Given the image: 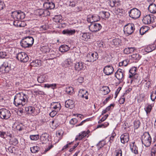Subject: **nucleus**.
I'll return each mask as SVG.
<instances>
[{"label": "nucleus", "instance_id": "f257e3e1", "mask_svg": "<svg viewBox=\"0 0 156 156\" xmlns=\"http://www.w3.org/2000/svg\"><path fill=\"white\" fill-rule=\"evenodd\" d=\"M28 98V95L23 92L18 93L15 96L14 103L16 106H24L27 103Z\"/></svg>", "mask_w": 156, "mask_h": 156}, {"label": "nucleus", "instance_id": "f03ea898", "mask_svg": "<svg viewBox=\"0 0 156 156\" xmlns=\"http://www.w3.org/2000/svg\"><path fill=\"white\" fill-rule=\"evenodd\" d=\"M141 139L142 144L145 146L148 147L151 145V138L148 132L144 133L142 136Z\"/></svg>", "mask_w": 156, "mask_h": 156}, {"label": "nucleus", "instance_id": "7ed1b4c3", "mask_svg": "<svg viewBox=\"0 0 156 156\" xmlns=\"http://www.w3.org/2000/svg\"><path fill=\"white\" fill-rule=\"evenodd\" d=\"M34 42L33 37L28 36L23 39L21 41V44L22 47L26 48L32 46Z\"/></svg>", "mask_w": 156, "mask_h": 156}, {"label": "nucleus", "instance_id": "20e7f679", "mask_svg": "<svg viewBox=\"0 0 156 156\" xmlns=\"http://www.w3.org/2000/svg\"><path fill=\"white\" fill-rule=\"evenodd\" d=\"M135 30V26L133 24L129 23L126 25L124 28V32L127 36L132 34Z\"/></svg>", "mask_w": 156, "mask_h": 156}, {"label": "nucleus", "instance_id": "39448f33", "mask_svg": "<svg viewBox=\"0 0 156 156\" xmlns=\"http://www.w3.org/2000/svg\"><path fill=\"white\" fill-rule=\"evenodd\" d=\"M98 58V53L96 52H90L87 55V61L88 62H93L97 60Z\"/></svg>", "mask_w": 156, "mask_h": 156}, {"label": "nucleus", "instance_id": "423d86ee", "mask_svg": "<svg viewBox=\"0 0 156 156\" xmlns=\"http://www.w3.org/2000/svg\"><path fill=\"white\" fill-rule=\"evenodd\" d=\"M130 17L133 19H136L139 18L141 15L140 11L136 8L131 9L129 12Z\"/></svg>", "mask_w": 156, "mask_h": 156}, {"label": "nucleus", "instance_id": "0eeeda50", "mask_svg": "<svg viewBox=\"0 0 156 156\" xmlns=\"http://www.w3.org/2000/svg\"><path fill=\"white\" fill-rule=\"evenodd\" d=\"M12 16L14 20H20L25 18V14L20 11H16L12 12Z\"/></svg>", "mask_w": 156, "mask_h": 156}, {"label": "nucleus", "instance_id": "6e6552de", "mask_svg": "<svg viewBox=\"0 0 156 156\" xmlns=\"http://www.w3.org/2000/svg\"><path fill=\"white\" fill-rule=\"evenodd\" d=\"M10 116L11 113L9 110L4 108L0 109V116L2 119H8Z\"/></svg>", "mask_w": 156, "mask_h": 156}, {"label": "nucleus", "instance_id": "1a4fd4ad", "mask_svg": "<svg viewBox=\"0 0 156 156\" xmlns=\"http://www.w3.org/2000/svg\"><path fill=\"white\" fill-rule=\"evenodd\" d=\"M16 58L18 60L23 62H27L29 60L28 55L24 52L18 53L17 55Z\"/></svg>", "mask_w": 156, "mask_h": 156}, {"label": "nucleus", "instance_id": "9d476101", "mask_svg": "<svg viewBox=\"0 0 156 156\" xmlns=\"http://www.w3.org/2000/svg\"><path fill=\"white\" fill-rule=\"evenodd\" d=\"M101 27L100 24L95 23H92L89 26V30L93 32H96L99 31Z\"/></svg>", "mask_w": 156, "mask_h": 156}, {"label": "nucleus", "instance_id": "9b49d317", "mask_svg": "<svg viewBox=\"0 0 156 156\" xmlns=\"http://www.w3.org/2000/svg\"><path fill=\"white\" fill-rule=\"evenodd\" d=\"M125 76V71L122 69H119L115 73V76L120 82H122Z\"/></svg>", "mask_w": 156, "mask_h": 156}, {"label": "nucleus", "instance_id": "f8f14e48", "mask_svg": "<svg viewBox=\"0 0 156 156\" xmlns=\"http://www.w3.org/2000/svg\"><path fill=\"white\" fill-rule=\"evenodd\" d=\"M154 16L152 15H147L144 16L142 21L145 24H148L153 23L154 21Z\"/></svg>", "mask_w": 156, "mask_h": 156}, {"label": "nucleus", "instance_id": "ddd939ff", "mask_svg": "<svg viewBox=\"0 0 156 156\" xmlns=\"http://www.w3.org/2000/svg\"><path fill=\"white\" fill-rule=\"evenodd\" d=\"M34 13L36 15L42 16H50V12L48 10L43 9L36 10L34 11Z\"/></svg>", "mask_w": 156, "mask_h": 156}, {"label": "nucleus", "instance_id": "4468645a", "mask_svg": "<svg viewBox=\"0 0 156 156\" xmlns=\"http://www.w3.org/2000/svg\"><path fill=\"white\" fill-rule=\"evenodd\" d=\"M10 66L7 61L4 62L0 66V72L3 73H8L10 69Z\"/></svg>", "mask_w": 156, "mask_h": 156}, {"label": "nucleus", "instance_id": "2eb2a0df", "mask_svg": "<svg viewBox=\"0 0 156 156\" xmlns=\"http://www.w3.org/2000/svg\"><path fill=\"white\" fill-rule=\"evenodd\" d=\"M45 2L43 4V6L45 10L51 9L55 7V4L51 2V0H44Z\"/></svg>", "mask_w": 156, "mask_h": 156}, {"label": "nucleus", "instance_id": "dca6fc26", "mask_svg": "<svg viewBox=\"0 0 156 156\" xmlns=\"http://www.w3.org/2000/svg\"><path fill=\"white\" fill-rule=\"evenodd\" d=\"M122 44V40L118 38H116L113 39L111 42V44L113 48H119Z\"/></svg>", "mask_w": 156, "mask_h": 156}, {"label": "nucleus", "instance_id": "f3484780", "mask_svg": "<svg viewBox=\"0 0 156 156\" xmlns=\"http://www.w3.org/2000/svg\"><path fill=\"white\" fill-rule=\"evenodd\" d=\"M64 131L62 129H60L56 132V136L55 138L54 141L55 143H58L63 137Z\"/></svg>", "mask_w": 156, "mask_h": 156}, {"label": "nucleus", "instance_id": "a211bd4d", "mask_svg": "<svg viewBox=\"0 0 156 156\" xmlns=\"http://www.w3.org/2000/svg\"><path fill=\"white\" fill-rule=\"evenodd\" d=\"M85 64L82 62H76L75 64L74 68L76 71L79 72L85 69Z\"/></svg>", "mask_w": 156, "mask_h": 156}, {"label": "nucleus", "instance_id": "6ab92c4d", "mask_svg": "<svg viewBox=\"0 0 156 156\" xmlns=\"http://www.w3.org/2000/svg\"><path fill=\"white\" fill-rule=\"evenodd\" d=\"M25 110L27 114L32 115L33 116L36 115L39 113L38 112L36 111L34 107L32 106L25 107Z\"/></svg>", "mask_w": 156, "mask_h": 156}, {"label": "nucleus", "instance_id": "aec40b11", "mask_svg": "<svg viewBox=\"0 0 156 156\" xmlns=\"http://www.w3.org/2000/svg\"><path fill=\"white\" fill-rule=\"evenodd\" d=\"M104 73L107 75H109L112 74L114 71L113 67L111 65L105 66L103 70Z\"/></svg>", "mask_w": 156, "mask_h": 156}, {"label": "nucleus", "instance_id": "412c9836", "mask_svg": "<svg viewBox=\"0 0 156 156\" xmlns=\"http://www.w3.org/2000/svg\"><path fill=\"white\" fill-rule=\"evenodd\" d=\"M73 64V61L70 58L66 59L62 64V66L65 68H69L71 67Z\"/></svg>", "mask_w": 156, "mask_h": 156}, {"label": "nucleus", "instance_id": "4be33fe9", "mask_svg": "<svg viewBox=\"0 0 156 156\" xmlns=\"http://www.w3.org/2000/svg\"><path fill=\"white\" fill-rule=\"evenodd\" d=\"M88 91L85 89H80L79 91V95L81 98L86 100L88 99Z\"/></svg>", "mask_w": 156, "mask_h": 156}, {"label": "nucleus", "instance_id": "5701e85b", "mask_svg": "<svg viewBox=\"0 0 156 156\" xmlns=\"http://www.w3.org/2000/svg\"><path fill=\"white\" fill-rule=\"evenodd\" d=\"M121 142L123 144L127 143L129 140V136L128 133H125L120 136Z\"/></svg>", "mask_w": 156, "mask_h": 156}, {"label": "nucleus", "instance_id": "b1692460", "mask_svg": "<svg viewBox=\"0 0 156 156\" xmlns=\"http://www.w3.org/2000/svg\"><path fill=\"white\" fill-rule=\"evenodd\" d=\"M60 122L58 118L55 119L50 123V125L51 128L55 129L60 124Z\"/></svg>", "mask_w": 156, "mask_h": 156}, {"label": "nucleus", "instance_id": "393cba45", "mask_svg": "<svg viewBox=\"0 0 156 156\" xmlns=\"http://www.w3.org/2000/svg\"><path fill=\"white\" fill-rule=\"evenodd\" d=\"M75 102L74 101L69 99L66 101L65 103V106L66 108L70 109L73 108L75 107Z\"/></svg>", "mask_w": 156, "mask_h": 156}, {"label": "nucleus", "instance_id": "a878e982", "mask_svg": "<svg viewBox=\"0 0 156 156\" xmlns=\"http://www.w3.org/2000/svg\"><path fill=\"white\" fill-rule=\"evenodd\" d=\"M51 108L54 110L58 112L61 109V105L58 102H53L51 104Z\"/></svg>", "mask_w": 156, "mask_h": 156}, {"label": "nucleus", "instance_id": "bb28decb", "mask_svg": "<svg viewBox=\"0 0 156 156\" xmlns=\"http://www.w3.org/2000/svg\"><path fill=\"white\" fill-rule=\"evenodd\" d=\"M76 33V30L75 29L71 30L67 29L64 30L62 31V34L67 35L70 36L74 35Z\"/></svg>", "mask_w": 156, "mask_h": 156}, {"label": "nucleus", "instance_id": "cd10ccee", "mask_svg": "<svg viewBox=\"0 0 156 156\" xmlns=\"http://www.w3.org/2000/svg\"><path fill=\"white\" fill-rule=\"evenodd\" d=\"M156 48V44L155 42L153 44H150L146 47L145 48V51L148 53L154 50Z\"/></svg>", "mask_w": 156, "mask_h": 156}, {"label": "nucleus", "instance_id": "c85d7f7f", "mask_svg": "<svg viewBox=\"0 0 156 156\" xmlns=\"http://www.w3.org/2000/svg\"><path fill=\"white\" fill-rule=\"evenodd\" d=\"M48 135L46 133L42 134L40 137V140L43 144H45L48 141Z\"/></svg>", "mask_w": 156, "mask_h": 156}, {"label": "nucleus", "instance_id": "c756f323", "mask_svg": "<svg viewBox=\"0 0 156 156\" xmlns=\"http://www.w3.org/2000/svg\"><path fill=\"white\" fill-rule=\"evenodd\" d=\"M130 148L132 151L135 154L138 153V148L135 144V142L131 143L130 145Z\"/></svg>", "mask_w": 156, "mask_h": 156}, {"label": "nucleus", "instance_id": "7c9ffc66", "mask_svg": "<svg viewBox=\"0 0 156 156\" xmlns=\"http://www.w3.org/2000/svg\"><path fill=\"white\" fill-rule=\"evenodd\" d=\"M99 15L101 18L105 19L109 17L110 14L108 12L101 11L100 12Z\"/></svg>", "mask_w": 156, "mask_h": 156}, {"label": "nucleus", "instance_id": "2f4dec72", "mask_svg": "<svg viewBox=\"0 0 156 156\" xmlns=\"http://www.w3.org/2000/svg\"><path fill=\"white\" fill-rule=\"evenodd\" d=\"M42 62L41 60L33 61L30 63V65L34 67H39L41 65Z\"/></svg>", "mask_w": 156, "mask_h": 156}, {"label": "nucleus", "instance_id": "473e14b6", "mask_svg": "<svg viewBox=\"0 0 156 156\" xmlns=\"http://www.w3.org/2000/svg\"><path fill=\"white\" fill-rule=\"evenodd\" d=\"M90 34L89 33H83L80 34V38L84 41H87L90 38Z\"/></svg>", "mask_w": 156, "mask_h": 156}, {"label": "nucleus", "instance_id": "72a5a7b5", "mask_svg": "<svg viewBox=\"0 0 156 156\" xmlns=\"http://www.w3.org/2000/svg\"><path fill=\"white\" fill-rule=\"evenodd\" d=\"M131 59L133 62H137L141 58V56L138 53H135L131 55Z\"/></svg>", "mask_w": 156, "mask_h": 156}, {"label": "nucleus", "instance_id": "f704fd0d", "mask_svg": "<svg viewBox=\"0 0 156 156\" xmlns=\"http://www.w3.org/2000/svg\"><path fill=\"white\" fill-rule=\"evenodd\" d=\"M135 50L134 47H128L125 48L123 51L125 54L128 55L133 53Z\"/></svg>", "mask_w": 156, "mask_h": 156}, {"label": "nucleus", "instance_id": "c9c22d12", "mask_svg": "<svg viewBox=\"0 0 156 156\" xmlns=\"http://www.w3.org/2000/svg\"><path fill=\"white\" fill-rule=\"evenodd\" d=\"M148 9L151 13L153 14L156 13V5L155 4H151L148 7Z\"/></svg>", "mask_w": 156, "mask_h": 156}, {"label": "nucleus", "instance_id": "e433bc0d", "mask_svg": "<svg viewBox=\"0 0 156 156\" xmlns=\"http://www.w3.org/2000/svg\"><path fill=\"white\" fill-rule=\"evenodd\" d=\"M69 49V47L66 44L61 45L59 48V50L61 52H65L68 51Z\"/></svg>", "mask_w": 156, "mask_h": 156}, {"label": "nucleus", "instance_id": "4c0bfd02", "mask_svg": "<svg viewBox=\"0 0 156 156\" xmlns=\"http://www.w3.org/2000/svg\"><path fill=\"white\" fill-rule=\"evenodd\" d=\"M153 105H152L147 104L146 105L144 108V110L146 111L147 114L148 115L149 114L152 108Z\"/></svg>", "mask_w": 156, "mask_h": 156}, {"label": "nucleus", "instance_id": "58836bf2", "mask_svg": "<svg viewBox=\"0 0 156 156\" xmlns=\"http://www.w3.org/2000/svg\"><path fill=\"white\" fill-rule=\"evenodd\" d=\"M53 20V21L57 23H60L62 21V17L60 15L55 16Z\"/></svg>", "mask_w": 156, "mask_h": 156}, {"label": "nucleus", "instance_id": "ea45409f", "mask_svg": "<svg viewBox=\"0 0 156 156\" xmlns=\"http://www.w3.org/2000/svg\"><path fill=\"white\" fill-rule=\"evenodd\" d=\"M138 75L136 73L131 76H129V78L130 80V82L132 83L133 81H135L136 80H137L138 77Z\"/></svg>", "mask_w": 156, "mask_h": 156}, {"label": "nucleus", "instance_id": "a19ab883", "mask_svg": "<svg viewBox=\"0 0 156 156\" xmlns=\"http://www.w3.org/2000/svg\"><path fill=\"white\" fill-rule=\"evenodd\" d=\"M66 91L67 94L70 95H72L74 94V89L72 87H67L66 88Z\"/></svg>", "mask_w": 156, "mask_h": 156}, {"label": "nucleus", "instance_id": "79ce46f5", "mask_svg": "<svg viewBox=\"0 0 156 156\" xmlns=\"http://www.w3.org/2000/svg\"><path fill=\"white\" fill-rule=\"evenodd\" d=\"M102 91L103 94L105 95L108 94L110 91V90L108 87L104 86L102 89Z\"/></svg>", "mask_w": 156, "mask_h": 156}, {"label": "nucleus", "instance_id": "37998d69", "mask_svg": "<svg viewBox=\"0 0 156 156\" xmlns=\"http://www.w3.org/2000/svg\"><path fill=\"white\" fill-rule=\"evenodd\" d=\"M45 78V76L41 75L37 78V80L39 83H42L46 81Z\"/></svg>", "mask_w": 156, "mask_h": 156}, {"label": "nucleus", "instance_id": "c03bdc74", "mask_svg": "<svg viewBox=\"0 0 156 156\" xmlns=\"http://www.w3.org/2000/svg\"><path fill=\"white\" fill-rule=\"evenodd\" d=\"M73 142H69L68 141L67 142V144L64 146L62 147L61 151H65L67 150L69 147H70V145L73 144Z\"/></svg>", "mask_w": 156, "mask_h": 156}, {"label": "nucleus", "instance_id": "a18cd8bd", "mask_svg": "<svg viewBox=\"0 0 156 156\" xmlns=\"http://www.w3.org/2000/svg\"><path fill=\"white\" fill-rule=\"evenodd\" d=\"M148 28L146 27H142L140 30V33L141 35H144L148 30Z\"/></svg>", "mask_w": 156, "mask_h": 156}, {"label": "nucleus", "instance_id": "49530a36", "mask_svg": "<svg viewBox=\"0 0 156 156\" xmlns=\"http://www.w3.org/2000/svg\"><path fill=\"white\" fill-rule=\"evenodd\" d=\"M109 123L108 122H106L103 123L101 124L98 125L97 126V128H105L108 126Z\"/></svg>", "mask_w": 156, "mask_h": 156}, {"label": "nucleus", "instance_id": "de8ad7c7", "mask_svg": "<svg viewBox=\"0 0 156 156\" xmlns=\"http://www.w3.org/2000/svg\"><path fill=\"white\" fill-rule=\"evenodd\" d=\"M39 147L37 146H33L30 148V151L32 153H35L37 152L39 150Z\"/></svg>", "mask_w": 156, "mask_h": 156}, {"label": "nucleus", "instance_id": "09e8293b", "mask_svg": "<svg viewBox=\"0 0 156 156\" xmlns=\"http://www.w3.org/2000/svg\"><path fill=\"white\" fill-rule=\"evenodd\" d=\"M126 95L127 94L125 93L124 94L123 96L121 97L119 101V103L120 104H123L124 103L125 101V97Z\"/></svg>", "mask_w": 156, "mask_h": 156}, {"label": "nucleus", "instance_id": "8fccbe9b", "mask_svg": "<svg viewBox=\"0 0 156 156\" xmlns=\"http://www.w3.org/2000/svg\"><path fill=\"white\" fill-rule=\"evenodd\" d=\"M105 144V142L104 140H103L100 141L97 145V146L98 147V150H99Z\"/></svg>", "mask_w": 156, "mask_h": 156}, {"label": "nucleus", "instance_id": "3c124183", "mask_svg": "<svg viewBox=\"0 0 156 156\" xmlns=\"http://www.w3.org/2000/svg\"><path fill=\"white\" fill-rule=\"evenodd\" d=\"M136 68L135 67H132L130 69L129 72V76H131L134 74L136 73Z\"/></svg>", "mask_w": 156, "mask_h": 156}, {"label": "nucleus", "instance_id": "603ef678", "mask_svg": "<svg viewBox=\"0 0 156 156\" xmlns=\"http://www.w3.org/2000/svg\"><path fill=\"white\" fill-rule=\"evenodd\" d=\"M39 135L38 134L30 135V139L33 140H37L39 138Z\"/></svg>", "mask_w": 156, "mask_h": 156}, {"label": "nucleus", "instance_id": "864d4df0", "mask_svg": "<svg viewBox=\"0 0 156 156\" xmlns=\"http://www.w3.org/2000/svg\"><path fill=\"white\" fill-rule=\"evenodd\" d=\"M115 156H122V151L120 148L117 149L115 151Z\"/></svg>", "mask_w": 156, "mask_h": 156}, {"label": "nucleus", "instance_id": "5fc2aeb1", "mask_svg": "<svg viewBox=\"0 0 156 156\" xmlns=\"http://www.w3.org/2000/svg\"><path fill=\"white\" fill-rule=\"evenodd\" d=\"M116 136V134L114 131H113L109 138V141L110 143L112 142L114 140L115 137Z\"/></svg>", "mask_w": 156, "mask_h": 156}, {"label": "nucleus", "instance_id": "6e6d98bb", "mask_svg": "<svg viewBox=\"0 0 156 156\" xmlns=\"http://www.w3.org/2000/svg\"><path fill=\"white\" fill-rule=\"evenodd\" d=\"M92 16L94 22L98 21L100 19V15L98 16L96 14H94L92 15Z\"/></svg>", "mask_w": 156, "mask_h": 156}, {"label": "nucleus", "instance_id": "4d7b16f0", "mask_svg": "<svg viewBox=\"0 0 156 156\" xmlns=\"http://www.w3.org/2000/svg\"><path fill=\"white\" fill-rule=\"evenodd\" d=\"M156 98V91H152L151 95V100L154 101Z\"/></svg>", "mask_w": 156, "mask_h": 156}, {"label": "nucleus", "instance_id": "13d9d810", "mask_svg": "<svg viewBox=\"0 0 156 156\" xmlns=\"http://www.w3.org/2000/svg\"><path fill=\"white\" fill-rule=\"evenodd\" d=\"M140 122L139 120L135 121L134 122V127L135 129H137L140 126Z\"/></svg>", "mask_w": 156, "mask_h": 156}, {"label": "nucleus", "instance_id": "bf43d9fd", "mask_svg": "<svg viewBox=\"0 0 156 156\" xmlns=\"http://www.w3.org/2000/svg\"><path fill=\"white\" fill-rule=\"evenodd\" d=\"M23 125L21 123H20L16 126V128L17 130L21 131L23 129Z\"/></svg>", "mask_w": 156, "mask_h": 156}, {"label": "nucleus", "instance_id": "052dcab7", "mask_svg": "<svg viewBox=\"0 0 156 156\" xmlns=\"http://www.w3.org/2000/svg\"><path fill=\"white\" fill-rule=\"evenodd\" d=\"M84 137L83 136V135L81 132L78 135L76 136L75 140L76 141H77V140H81Z\"/></svg>", "mask_w": 156, "mask_h": 156}, {"label": "nucleus", "instance_id": "680f3d73", "mask_svg": "<svg viewBox=\"0 0 156 156\" xmlns=\"http://www.w3.org/2000/svg\"><path fill=\"white\" fill-rule=\"evenodd\" d=\"M128 64L127 60H123L119 63V66H126Z\"/></svg>", "mask_w": 156, "mask_h": 156}, {"label": "nucleus", "instance_id": "e2e57ef3", "mask_svg": "<svg viewBox=\"0 0 156 156\" xmlns=\"http://www.w3.org/2000/svg\"><path fill=\"white\" fill-rule=\"evenodd\" d=\"M41 50L44 53H47L50 51V49L48 46L43 47L41 48Z\"/></svg>", "mask_w": 156, "mask_h": 156}, {"label": "nucleus", "instance_id": "0e129e2a", "mask_svg": "<svg viewBox=\"0 0 156 156\" xmlns=\"http://www.w3.org/2000/svg\"><path fill=\"white\" fill-rule=\"evenodd\" d=\"M20 20H15L13 22V25L16 27H20Z\"/></svg>", "mask_w": 156, "mask_h": 156}, {"label": "nucleus", "instance_id": "69168bd1", "mask_svg": "<svg viewBox=\"0 0 156 156\" xmlns=\"http://www.w3.org/2000/svg\"><path fill=\"white\" fill-rule=\"evenodd\" d=\"M87 20L88 22L90 23H94L93 19L92 17V15H90L88 16Z\"/></svg>", "mask_w": 156, "mask_h": 156}, {"label": "nucleus", "instance_id": "338daca9", "mask_svg": "<svg viewBox=\"0 0 156 156\" xmlns=\"http://www.w3.org/2000/svg\"><path fill=\"white\" fill-rule=\"evenodd\" d=\"M81 133L83 135L84 137L86 136H87V137H88L89 136L88 135L90 133V131L89 130H87V131H83L81 132Z\"/></svg>", "mask_w": 156, "mask_h": 156}, {"label": "nucleus", "instance_id": "774afa93", "mask_svg": "<svg viewBox=\"0 0 156 156\" xmlns=\"http://www.w3.org/2000/svg\"><path fill=\"white\" fill-rule=\"evenodd\" d=\"M10 142L12 145H14L17 144L18 143V140L16 138L12 139V140H11Z\"/></svg>", "mask_w": 156, "mask_h": 156}]
</instances>
